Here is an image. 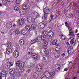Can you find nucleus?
I'll list each match as a JSON object with an SVG mask.
<instances>
[{"mask_svg":"<svg viewBox=\"0 0 79 79\" xmlns=\"http://www.w3.org/2000/svg\"><path fill=\"white\" fill-rule=\"evenodd\" d=\"M43 66L39 65H37L36 67V70L33 74V77L34 78H38L39 76V73H40L43 68H44V65L42 64Z\"/></svg>","mask_w":79,"mask_h":79,"instance_id":"f257e3e1","label":"nucleus"},{"mask_svg":"<svg viewBox=\"0 0 79 79\" xmlns=\"http://www.w3.org/2000/svg\"><path fill=\"white\" fill-rule=\"evenodd\" d=\"M25 63L24 62H21L20 61H17L16 63V66L22 69L24 67Z\"/></svg>","mask_w":79,"mask_h":79,"instance_id":"f03ea898","label":"nucleus"},{"mask_svg":"<svg viewBox=\"0 0 79 79\" xmlns=\"http://www.w3.org/2000/svg\"><path fill=\"white\" fill-rule=\"evenodd\" d=\"M67 45L69 46V48H68L67 50V52L69 54V55H73V52H74V50L73 48V47L70 46L71 45L69 44V43L67 44Z\"/></svg>","mask_w":79,"mask_h":79,"instance_id":"7ed1b4c3","label":"nucleus"},{"mask_svg":"<svg viewBox=\"0 0 79 79\" xmlns=\"http://www.w3.org/2000/svg\"><path fill=\"white\" fill-rule=\"evenodd\" d=\"M6 69H10L11 66H13V63L12 62H7L6 64Z\"/></svg>","mask_w":79,"mask_h":79,"instance_id":"20e7f679","label":"nucleus"},{"mask_svg":"<svg viewBox=\"0 0 79 79\" xmlns=\"http://www.w3.org/2000/svg\"><path fill=\"white\" fill-rule=\"evenodd\" d=\"M38 27L40 29H44L45 27V23L41 22L38 24Z\"/></svg>","mask_w":79,"mask_h":79,"instance_id":"39448f33","label":"nucleus"},{"mask_svg":"<svg viewBox=\"0 0 79 79\" xmlns=\"http://www.w3.org/2000/svg\"><path fill=\"white\" fill-rule=\"evenodd\" d=\"M69 35H70V38H69V40H73L75 37V35H74V32L73 31L72 32H69Z\"/></svg>","mask_w":79,"mask_h":79,"instance_id":"423d86ee","label":"nucleus"},{"mask_svg":"<svg viewBox=\"0 0 79 79\" xmlns=\"http://www.w3.org/2000/svg\"><path fill=\"white\" fill-rule=\"evenodd\" d=\"M44 75L47 78L50 79L51 77V75L50 73L48 71H46L44 73Z\"/></svg>","mask_w":79,"mask_h":79,"instance_id":"0eeeda50","label":"nucleus"},{"mask_svg":"<svg viewBox=\"0 0 79 79\" xmlns=\"http://www.w3.org/2000/svg\"><path fill=\"white\" fill-rule=\"evenodd\" d=\"M7 76V72L5 71H2L1 73H0V77H6Z\"/></svg>","mask_w":79,"mask_h":79,"instance_id":"6e6552de","label":"nucleus"},{"mask_svg":"<svg viewBox=\"0 0 79 79\" xmlns=\"http://www.w3.org/2000/svg\"><path fill=\"white\" fill-rule=\"evenodd\" d=\"M18 22L19 23V25L22 26V25L24 24L25 21H24V19H20L18 20Z\"/></svg>","mask_w":79,"mask_h":79,"instance_id":"1a4fd4ad","label":"nucleus"},{"mask_svg":"<svg viewBox=\"0 0 79 79\" xmlns=\"http://www.w3.org/2000/svg\"><path fill=\"white\" fill-rule=\"evenodd\" d=\"M43 45L42 46V48L44 50L47 48L48 46V42L47 41H45V42L43 43Z\"/></svg>","mask_w":79,"mask_h":79,"instance_id":"9d476101","label":"nucleus"},{"mask_svg":"<svg viewBox=\"0 0 79 79\" xmlns=\"http://www.w3.org/2000/svg\"><path fill=\"white\" fill-rule=\"evenodd\" d=\"M44 15L43 17H42L43 19H45L47 18V16L49 14V13L48 12V11H44Z\"/></svg>","mask_w":79,"mask_h":79,"instance_id":"9b49d317","label":"nucleus"},{"mask_svg":"<svg viewBox=\"0 0 79 79\" xmlns=\"http://www.w3.org/2000/svg\"><path fill=\"white\" fill-rule=\"evenodd\" d=\"M9 2L7 0H2V4L3 5H6L9 4Z\"/></svg>","mask_w":79,"mask_h":79,"instance_id":"f8f14e48","label":"nucleus"},{"mask_svg":"<svg viewBox=\"0 0 79 79\" xmlns=\"http://www.w3.org/2000/svg\"><path fill=\"white\" fill-rule=\"evenodd\" d=\"M38 58H39V56L36 53H35L33 54L32 58L34 59L35 60H37Z\"/></svg>","mask_w":79,"mask_h":79,"instance_id":"ddd939ff","label":"nucleus"},{"mask_svg":"<svg viewBox=\"0 0 79 79\" xmlns=\"http://www.w3.org/2000/svg\"><path fill=\"white\" fill-rule=\"evenodd\" d=\"M13 55L15 58H17L19 55V52L16 51H15L14 52Z\"/></svg>","mask_w":79,"mask_h":79,"instance_id":"4468645a","label":"nucleus"},{"mask_svg":"<svg viewBox=\"0 0 79 79\" xmlns=\"http://www.w3.org/2000/svg\"><path fill=\"white\" fill-rule=\"evenodd\" d=\"M15 71H16V70H15V69H12L9 70V73L10 74L13 75V74H14L15 73Z\"/></svg>","mask_w":79,"mask_h":79,"instance_id":"2eb2a0df","label":"nucleus"},{"mask_svg":"<svg viewBox=\"0 0 79 79\" xmlns=\"http://www.w3.org/2000/svg\"><path fill=\"white\" fill-rule=\"evenodd\" d=\"M43 60L45 62H47L49 61V57L47 56H44L43 57Z\"/></svg>","mask_w":79,"mask_h":79,"instance_id":"dca6fc26","label":"nucleus"},{"mask_svg":"<svg viewBox=\"0 0 79 79\" xmlns=\"http://www.w3.org/2000/svg\"><path fill=\"white\" fill-rule=\"evenodd\" d=\"M36 42H40L42 41V38H41V36H38L35 40Z\"/></svg>","mask_w":79,"mask_h":79,"instance_id":"f3484780","label":"nucleus"},{"mask_svg":"<svg viewBox=\"0 0 79 79\" xmlns=\"http://www.w3.org/2000/svg\"><path fill=\"white\" fill-rule=\"evenodd\" d=\"M19 44L21 47L24 45V41L23 40H21L19 42Z\"/></svg>","mask_w":79,"mask_h":79,"instance_id":"a211bd4d","label":"nucleus"},{"mask_svg":"<svg viewBox=\"0 0 79 79\" xmlns=\"http://www.w3.org/2000/svg\"><path fill=\"white\" fill-rule=\"evenodd\" d=\"M6 52L8 55H11L12 53V50L10 48H9L7 50Z\"/></svg>","mask_w":79,"mask_h":79,"instance_id":"6ab92c4d","label":"nucleus"},{"mask_svg":"<svg viewBox=\"0 0 79 79\" xmlns=\"http://www.w3.org/2000/svg\"><path fill=\"white\" fill-rule=\"evenodd\" d=\"M52 44L53 45H56V46H58L59 45V43H58V41L54 40L52 42Z\"/></svg>","mask_w":79,"mask_h":79,"instance_id":"aec40b11","label":"nucleus"},{"mask_svg":"<svg viewBox=\"0 0 79 79\" xmlns=\"http://www.w3.org/2000/svg\"><path fill=\"white\" fill-rule=\"evenodd\" d=\"M54 56L56 58H59L60 57V55L59 53L57 52H55L54 53Z\"/></svg>","mask_w":79,"mask_h":79,"instance_id":"412c9836","label":"nucleus"},{"mask_svg":"<svg viewBox=\"0 0 79 79\" xmlns=\"http://www.w3.org/2000/svg\"><path fill=\"white\" fill-rule=\"evenodd\" d=\"M46 36L41 35V38L42 40H43L42 42H47L46 40H45V38H46Z\"/></svg>","mask_w":79,"mask_h":79,"instance_id":"4be33fe9","label":"nucleus"},{"mask_svg":"<svg viewBox=\"0 0 79 79\" xmlns=\"http://www.w3.org/2000/svg\"><path fill=\"white\" fill-rule=\"evenodd\" d=\"M48 36L51 38H52L54 36V33L52 32H48Z\"/></svg>","mask_w":79,"mask_h":79,"instance_id":"5701e85b","label":"nucleus"},{"mask_svg":"<svg viewBox=\"0 0 79 79\" xmlns=\"http://www.w3.org/2000/svg\"><path fill=\"white\" fill-rule=\"evenodd\" d=\"M51 18V21H52V20H54V19H55L56 18V15H52L50 17V19Z\"/></svg>","mask_w":79,"mask_h":79,"instance_id":"b1692460","label":"nucleus"},{"mask_svg":"<svg viewBox=\"0 0 79 79\" xmlns=\"http://www.w3.org/2000/svg\"><path fill=\"white\" fill-rule=\"evenodd\" d=\"M44 53L46 55H48L49 53V50L47 49H45L44 50Z\"/></svg>","mask_w":79,"mask_h":79,"instance_id":"393cba45","label":"nucleus"},{"mask_svg":"<svg viewBox=\"0 0 79 79\" xmlns=\"http://www.w3.org/2000/svg\"><path fill=\"white\" fill-rule=\"evenodd\" d=\"M60 36L61 38V39L62 40H65L66 39V37L64 35L62 34H60Z\"/></svg>","mask_w":79,"mask_h":79,"instance_id":"a878e982","label":"nucleus"},{"mask_svg":"<svg viewBox=\"0 0 79 79\" xmlns=\"http://www.w3.org/2000/svg\"><path fill=\"white\" fill-rule=\"evenodd\" d=\"M27 52L28 53H29L30 55L32 53V49L31 48H28L27 50Z\"/></svg>","mask_w":79,"mask_h":79,"instance_id":"bb28decb","label":"nucleus"},{"mask_svg":"<svg viewBox=\"0 0 79 79\" xmlns=\"http://www.w3.org/2000/svg\"><path fill=\"white\" fill-rule=\"evenodd\" d=\"M25 27L26 30L27 31H29L30 29H31V27H30L29 25H26Z\"/></svg>","mask_w":79,"mask_h":79,"instance_id":"cd10ccee","label":"nucleus"},{"mask_svg":"<svg viewBox=\"0 0 79 79\" xmlns=\"http://www.w3.org/2000/svg\"><path fill=\"white\" fill-rule=\"evenodd\" d=\"M72 66H73V63L72 62H70L69 63V69H71L72 68Z\"/></svg>","mask_w":79,"mask_h":79,"instance_id":"c85d7f7f","label":"nucleus"},{"mask_svg":"<svg viewBox=\"0 0 79 79\" xmlns=\"http://www.w3.org/2000/svg\"><path fill=\"white\" fill-rule=\"evenodd\" d=\"M27 8V4H24L23 5V8L24 10H26Z\"/></svg>","mask_w":79,"mask_h":79,"instance_id":"c756f323","label":"nucleus"},{"mask_svg":"<svg viewBox=\"0 0 79 79\" xmlns=\"http://www.w3.org/2000/svg\"><path fill=\"white\" fill-rule=\"evenodd\" d=\"M19 6H16L15 8H14V10L15 11H17L18 10H19Z\"/></svg>","mask_w":79,"mask_h":79,"instance_id":"7c9ffc66","label":"nucleus"},{"mask_svg":"<svg viewBox=\"0 0 79 79\" xmlns=\"http://www.w3.org/2000/svg\"><path fill=\"white\" fill-rule=\"evenodd\" d=\"M61 67V66L59 64H57L56 65V69H57L58 70H60L61 69L60 68Z\"/></svg>","mask_w":79,"mask_h":79,"instance_id":"2f4dec72","label":"nucleus"},{"mask_svg":"<svg viewBox=\"0 0 79 79\" xmlns=\"http://www.w3.org/2000/svg\"><path fill=\"white\" fill-rule=\"evenodd\" d=\"M35 18H31L30 23H35Z\"/></svg>","mask_w":79,"mask_h":79,"instance_id":"473e14b6","label":"nucleus"},{"mask_svg":"<svg viewBox=\"0 0 79 79\" xmlns=\"http://www.w3.org/2000/svg\"><path fill=\"white\" fill-rule=\"evenodd\" d=\"M28 67L30 68H33L34 67V64H32L31 65H28Z\"/></svg>","mask_w":79,"mask_h":79,"instance_id":"72a5a7b5","label":"nucleus"},{"mask_svg":"<svg viewBox=\"0 0 79 79\" xmlns=\"http://www.w3.org/2000/svg\"><path fill=\"white\" fill-rule=\"evenodd\" d=\"M55 71H53L51 72L50 73V74L51 75V77H53V76L54 75H55Z\"/></svg>","mask_w":79,"mask_h":79,"instance_id":"f704fd0d","label":"nucleus"},{"mask_svg":"<svg viewBox=\"0 0 79 79\" xmlns=\"http://www.w3.org/2000/svg\"><path fill=\"white\" fill-rule=\"evenodd\" d=\"M15 33V30L13 29H12L10 30V35H12L13 34H14Z\"/></svg>","mask_w":79,"mask_h":79,"instance_id":"c9c22d12","label":"nucleus"},{"mask_svg":"<svg viewBox=\"0 0 79 79\" xmlns=\"http://www.w3.org/2000/svg\"><path fill=\"white\" fill-rule=\"evenodd\" d=\"M7 47H10L11 46V42H9L7 44Z\"/></svg>","mask_w":79,"mask_h":79,"instance_id":"e433bc0d","label":"nucleus"},{"mask_svg":"<svg viewBox=\"0 0 79 79\" xmlns=\"http://www.w3.org/2000/svg\"><path fill=\"white\" fill-rule=\"evenodd\" d=\"M31 26V28H32V29H35L36 27V26H35V24H32Z\"/></svg>","mask_w":79,"mask_h":79,"instance_id":"4c0bfd02","label":"nucleus"},{"mask_svg":"<svg viewBox=\"0 0 79 79\" xmlns=\"http://www.w3.org/2000/svg\"><path fill=\"white\" fill-rule=\"evenodd\" d=\"M15 76L17 77H20L21 75L19 73H17L16 74Z\"/></svg>","mask_w":79,"mask_h":79,"instance_id":"58836bf2","label":"nucleus"},{"mask_svg":"<svg viewBox=\"0 0 79 79\" xmlns=\"http://www.w3.org/2000/svg\"><path fill=\"white\" fill-rule=\"evenodd\" d=\"M21 33L22 34H26V30H22L21 31Z\"/></svg>","mask_w":79,"mask_h":79,"instance_id":"ea45409f","label":"nucleus"},{"mask_svg":"<svg viewBox=\"0 0 79 79\" xmlns=\"http://www.w3.org/2000/svg\"><path fill=\"white\" fill-rule=\"evenodd\" d=\"M31 19H32V18L31 17H29L27 19V20L28 21L29 23H31Z\"/></svg>","mask_w":79,"mask_h":79,"instance_id":"a19ab883","label":"nucleus"},{"mask_svg":"<svg viewBox=\"0 0 79 79\" xmlns=\"http://www.w3.org/2000/svg\"><path fill=\"white\" fill-rule=\"evenodd\" d=\"M36 42V41L35 40H32L31 42V44H35Z\"/></svg>","mask_w":79,"mask_h":79,"instance_id":"79ce46f5","label":"nucleus"},{"mask_svg":"<svg viewBox=\"0 0 79 79\" xmlns=\"http://www.w3.org/2000/svg\"><path fill=\"white\" fill-rule=\"evenodd\" d=\"M6 27L8 29H11L12 27V25H6Z\"/></svg>","mask_w":79,"mask_h":79,"instance_id":"37998d69","label":"nucleus"},{"mask_svg":"<svg viewBox=\"0 0 79 79\" xmlns=\"http://www.w3.org/2000/svg\"><path fill=\"white\" fill-rule=\"evenodd\" d=\"M40 18L39 17H37L36 18V20L37 21H40Z\"/></svg>","mask_w":79,"mask_h":79,"instance_id":"c03bdc74","label":"nucleus"},{"mask_svg":"<svg viewBox=\"0 0 79 79\" xmlns=\"http://www.w3.org/2000/svg\"><path fill=\"white\" fill-rule=\"evenodd\" d=\"M68 29L69 31V32H73V30H72V28L71 27H68Z\"/></svg>","mask_w":79,"mask_h":79,"instance_id":"a18cd8bd","label":"nucleus"},{"mask_svg":"<svg viewBox=\"0 0 79 79\" xmlns=\"http://www.w3.org/2000/svg\"><path fill=\"white\" fill-rule=\"evenodd\" d=\"M33 14L35 15V16H38V13L36 12H33Z\"/></svg>","mask_w":79,"mask_h":79,"instance_id":"49530a36","label":"nucleus"},{"mask_svg":"<svg viewBox=\"0 0 79 79\" xmlns=\"http://www.w3.org/2000/svg\"><path fill=\"white\" fill-rule=\"evenodd\" d=\"M21 1L19 0H17L16 1V3L17 4H19V3H20Z\"/></svg>","mask_w":79,"mask_h":79,"instance_id":"de8ad7c7","label":"nucleus"},{"mask_svg":"<svg viewBox=\"0 0 79 79\" xmlns=\"http://www.w3.org/2000/svg\"><path fill=\"white\" fill-rule=\"evenodd\" d=\"M15 32L17 34H18L19 33V31L18 29H16L15 31Z\"/></svg>","mask_w":79,"mask_h":79,"instance_id":"09e8293b","label":"nucleus"},{"mask_svg":"<svg viewBox=\"0 0 79 79\" xmlns=\"http://www.w3.org/2000/svg\"><path fill=\"white\" fill-rule=\"evenodd\" d=\"M44 35H45V36H48V33L47 31H46V32H45V34H44Z\"/></svg>","mask_w":79,"mask_h":79,"instance_id":"8fccbe9b","label":"nucleus"},{"mask_svg":"<svg viewBox=\"0 0 79 79\" xmlns=\"http://www.w3.org/2000/svg\"><path fill=\"white\" fill-rule=\"evenodd\" d=\"M26 72L27 73H29L31 72V70L30 69L27 70Z\"/></svg>","mask_w":79,"mask_h":79,"instance_id":"3c124183","label":"nucleus"},{"mask_svg":"<svg viewBox=\"0 0 79 79\" xmlns=\"http://www.w3.org/2000/svg\"><path fill=\"white\" fill-rule=\"evenodd\" d=\"M55 50L56 51V52L59 51L60 50V48H56L55 49Z\"/></svg>","mask_w":79,"mask_h":79,"instance_id":"603ef678","label":"nucleus"},{"mask_svg":"<svg viewBox=\"0 0 79 79\" xmlns=\"http://www.w3.org/2000/svg\"><path fill=\"white\" fill-rule=\"evenodd\" d=\"M51 30L52 28L50 27H49L47 28V30L48 31H50Z\"/></svg>","mask_w":79,"mask_h":79,"instance_id":"864d4df0","label":"nucleus"},{"mask_svg":"<svg viewBox=\"0 0 79 79\" xmlns=\"http://www.w3.org/2000/svg\"><path fill=\"white\" fill-rule=\"evenodd\" d=\"M12 25V23L10 22H8L6 25Z\"/></svg>","mask_w":79,"mask_h":79,"instance_id":"5fc2aeb1","label":"nucleus"},{"mask_svg":"<svg viewBox=\"0 0 79 79\" xmlns=\"http://www.w3.org/2000/svg\"><path fill=\"white\" fill-rule=\"evenodd\" d=\"M70 43L71 45H73V44H74V40H71L70 41Z\"/></svg>","mask_w":79,"mask_h":79,"instance_id":"6e6d98bb","label":"nucleus"},{"mask_svg":"<svg viewBox=\"0 0 79 79\" xmlns=\"http://www.w3.org/2000/svg\"><path fill=\"white\" fill-rule=\"evenodd\" d=\"M46 30H44L42 32V34H45V33L46 32Z\"/></svg>","mask_w":79,"mask_h":79,"instance_id":"4d7b16f0","label":"nucleus"},{"mask_svg":"<svg viewBox=\"0 0 79 79\" xmlns=\"http://www.w3.org/2000/svg\"><path fill=\"white\" fill-rule=\"evenodd\" d=\"M65 23L66 26L67 27H69V25L68 24V23H67V22H66Z\"/></svg>","mask_w":79,"mask_h":79,"instance_id":"13d9d810","label":"nucleus"},{"mask_svg":"<svg viewBox=\"0 0 79 79\" xmlns=\"http://www.w3.org/2000/svg\"><path fill=\"white\" fill-rule=\"evenodd\" d=\"M65 23L66 26L67 27H69V25L68 24V23H67V22H66Z\"/></svg>","mask_w":79,"mask_h":79,"instance_id":"bf43d9fd","label":"nucleus"},{"mask_svg":"<svg viewBox=\"0 0 79 79\" xmlns=\"http://www.w3.org/2000/svg\"><path fill=\"white\" fill-rule=\"evenodd\" d=\"M65 23L66 26L67 27H69V25L68 24V23H67V22H66Z\"/></svg>","mask_w":79,"mask_h":79,"instance_id":"052dcab7","label":"nucleus"},{"mask_svg":"<svg viewBox=\"0 0 79 79\" xmlns=\"http://www.w3.org/2000/svg\"><path fill=\"white\" fill-rule=\"evenodd\" d=\"M73 5L74 6H76V5H77L76 3H75V2H73Z\"/></svg>","mask_w":79,"mask_h":79,"instance_id":"680f3d73","label":"nucleus"},{"mask_svg":"<svg viewBox=\"0 0 79 79\" xmlns=\"http://www.w3.org/2000/svg\"><path fill=\"white\" fill-rule=\"evenodd\" d=\"M48 40L49 41V42H52V39L51 38H49L48 39Z\"/></svg>","mask_w":79,"mask_h":79,"instance_id":"e2e57ef3","label":"nucleus"},{"mask_svg":"<svg viewBox=\"0 0 79 79\" xmlns=\"http://www.w3.org/2000/svg\"><path fill=\"white\" fill-rule=\"evenodd\" d=\"M44 11H47V8H44Z\"/></svg>","mask_w":79,"mask_h":79,"instance_id":"0e129e2a","label":"nucleus"},{"mask_svg":"<svg viewBox=\"0 0 79 79\" xmlns=\"http://www.w3.org/2000/svg\"><path fill=\"white\" fill-rule=\"evenodd\" d=\"M16 27V24H14L13 25V27Z\"/></svg>","mask_w":79,"mask_h":79,"instance_id":"69168bd1","label":"nucleus"},{"mask_svg":"<svg viewBox=\"0 0 79 79\" xmlns=\"http://www.w3.org/2000/svg\"><path fill=\"white\" fill-rule=\"evenodd\" d=\"M8 79H14V78H12V77H10V78H9Z\"/></svg>","mask_w":79,"mask_h":79,"instance_id":"338daca9","label":"nucleus"},{"mask_svg":"<svg viewBox=\"0 0 79 79\" xmlns=\"http://www.w3.org/2000/svg\"><path fill=\"white\" fill-rule=\"evenodd\" d=\"M73 79H77V77L76 76L74 77L73 78Z\"/></svg>","mask_w":79,"mask_h":79,"instance_id":"774afa93","label":"nucleus"}]
</instances>
